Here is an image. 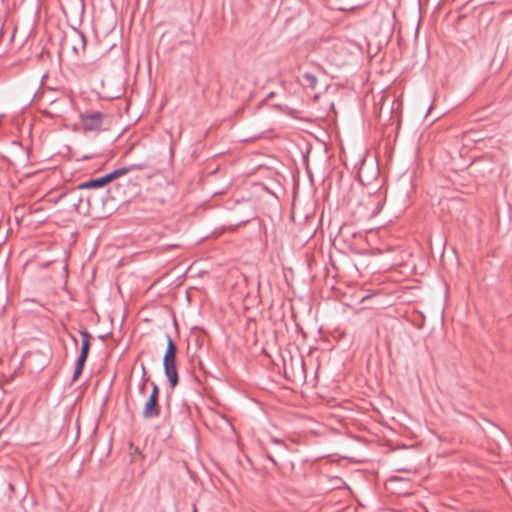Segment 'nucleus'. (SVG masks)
Masks as SVG:
<instances>
[{"instance_id": "nucleus-1", "label": "nucleus", "mask_w": 512, "mask_h": 512, "mask_svg": "<svg viewBox=\"0 0 512 512\" xmlns=\"http://www.w3.org/2000/svg\"><path fill=\"white\" fill-rule=\"evenodd\" d=\"M167 348L163 357V368L170 387L174 389L179 383L178 370L176 366L178 348L170 334H166Z\"/></svg>"}, {"instance_id": "nucleus-2", "label": "nucleus", "mask_w": 512, "mask_h": 512, "mask_svg": "<svg viewBox=\"0 0 512 512\" xmlns=\"http://www.w3.org/2000/svg\"><path fill=\"white\" fill-rule=\"evenodd\" d=\"M80 118L84 130L98 131L101 129L104 120L107 118V115L102 112L94 111L83 113L81 114Z\"/></svg>"}, {"instance_id": "nucleus-3", "label": "nucleus", "mask_w": 512, "mask_h": 512, "mask_svg": "<svg viewBox=\"0 0 512 512\" xmlns=\"http://www.w3.org/2000/svg\"><path fill=\"white\" fill-rule=\"evenodd\" d=\"M289 369L291 370L292 377L294 379H305L306 371H305V362L302 356H299L297 359H290V363H284V371L287 374Z\"/></svg>"}, {"instance_id": "nucleus-4", "label": "nucleus", "mask_w": 512, "mask_h": 512, "mask_svg": "<svg viewBox=\"0 0 512 512\" xmlns=\"http://www.w3.org/2000/svg\"><path fill=\"white\" fill-rule=\"evenodd\" d=\"M160 413L161 406L159 403V397L149 395L143 407L142 417L145 420H149L159 417Z\"/></svg>"}, {"instance_id": "nucleus-5", "label": "nucleus", "mask_w": 512, "mask_h": 512, "mask_svg": "<svg viewBox=\"0 0 512 512\" xmlns=\"http://www.w3.org/2000/svg\"><path fill=\"white\" fill-rule=\"evenodd\" d=\"M71 41L73 42L72 50L76 54H80V52L85 51L86 37L82 32L75 30L73 35L71 36Z\"/></svg>"}, {"instance_id": "nucleus-6", "label": "nucleus", "mask_w": 512, "mask_h": 512, "mask_svg": "<svg viewBox=\"0 0 512 512\" xmlns=\"http://www.w3.org/2000/svg\"><path fill=\"white\" fill-rule=\"evenodd\" d=\"M80 335H81V338H82V344H81V349H80V354L79 355L88 358L89 351H90V346H91L90 341L92 339V335L86 329L85 330H81L80 331Z\"/></svg>"}, {"instance_id": "nucleus-7", "label": "nucleus", "mask_w": 512, "mask_h": 512, "mask_svg": "<svg viewBox=\"0 0 512 512\" xmlns=\"http://www.w3.org/2000/svg\"><path fill=\"white\" fill-rule=\"evenodd\" d=\"M81 190L82 189L79 188V185H77L75 188L71 189L69 192L63 194L62 197H69L73 206L76 208H79L84 199V197L80 194Z\"/></svg>"}, {"instance_id": "nucleus-8", "label": "nucleus", "mask_w": 512, "mask_h": 512, "mask_svg": "<svg viewBox=\"0 0 512 512\" xmlns=\"http://www.w3.org/2000/svg\"><path fill=\"white\" fill-rule=\"evenodd\" d=\"M124 175H125V169L118 168L102 177H99L98 179L100 180L101 185L104 187L107 184H109L110 182H112Z\"/></svg>"}, {"instance_id": "nucleus-9", "label": "nucleus", "mask_w": 512, "mask_h": 512, "mask_svg": "<svg viewBox=\"0 0 512 512\" xmlns=\"http://www.w3.org/2000/svg\"><path fill=\"white\" fill-rule=\"evenodd\" d=\"M124 175H125V169L118 168L102 177H99L98 179L100 180L101 185L104 187L107 184H109L110 182H112Z\"/></svg>"}, {"instance_id": "nucleus-10", "label": "nucleus", "mask_w": 512, "mask_h": 512, "mask_svg": "<svg viewBox=\"0 0 512 512\" xmlns=\"http://www.w3.org/2000/svg\"><path fill=\"white\" fill-rule=\"evenodd\" d=\"M86 361H87V357L80 356V355L78 356V358L76 360L75 370H74L73 377H72L73 382L76 381L82 374Z\"/></svg>"}, {"instance_id": "nucleus-11", "label": "nucleus", "mask_w": 512, "mask_h": 512, "mask_svg": "<svg viewBox=\"0 0 512 512\" xmlns=\"http://www.w3.org/2000/svg\"><path fill=\"white\" fill-rule=\"evenodd\" d=\"M303 79H304V84L311 88V89H315V87L317 86V77L314 73L312 72H309V71H306L303 73L302 75Z\"/></svg>"}, {"instance_id": "nucleus-12", "label": "nucleus", "mask_w": 512, "mask_h": 512, "mask_svg": "<svg viewBox=\"0 0 512 512\" xmlns=\"http://www.w3.org/2000/svg\"><path fill=\"white\" fill-rule=\"evenodd\" d=\"M101 182L98 178H93L79 184V188L83 190L98 189L102 188Z\"/></svg>"}, {"instance_id": "nucleus-13", "label": "nucleus", "mask_w": 512, "mask_h": 512, "mask_svg": "<svg viewBox=\"0 0 512 512\" xmlns=\"http://www.w3.org/2000/svg\"><path fill=\"white\" fill-rule=\"evenodd\" d=\"M149 168V164L146 161L130 164L128 166L121 167L120 169H125V175L132 171H141Z\"/></svg>"}, {"instance_id": "nucleus-14", "label": "nucleus", "mask_w": 512, "mask_h": 512, "mask_svg": "<svg viewBox=\"0 0 512 512\" xmlns=\"http://www.w3.org/2000/svg\"><path fill=\"white\" fill-rule=\"evenodd\" d=\"M151 386H152V391H151L150 395L159 397L160 396L159 386L154 381H151Z\"/></svg>"}, {"instance_id": "nucleus-15", "label": "nucleus", "mask_w": 512, "mask_h": 512, "mask_svg": "<svg viewBox=\"0 0 512 512\" xmlns=\"http://www.w3.org/2000/svg\"><path fill=\"white\" fill-rule=\"evenodd\" d=\"M147 383L140 382L138 385L139 392L144 395L146 393Z\"/></svg>"}, {"instance_id": "nucleus-16", "label": "nucleus", "mask_w": 512, "mask_h": 512, "mask_svg": "<svg viewBox=\"0 0 512 512\" xmlns=\"http://www.w3.org/2000/svg\"><path fill=\"white\" fill-rule=\"evenodd\" d=\"M140 382H142V383L150 382L151 383L150 378L147 376V371H144V374H142Z\"/></svg>"}, {"instance_id": "nucleus-17", "label": "nucleus", "mask_w": 512, "mask_h": 512, "mask_svg": "<svg viewBox=\"0 0 512 512\" xmlns=\"http://www.w3.org/2000/svg\"><path fill=\"white\" fill-rule=\"evenodd\" d=\"M381 208H382V205H380V203H379L376 210L373 212V215L377 214Z\"/></svg>"}, {"instance_id": "nucleus-18", "label": "nucleus", "mask_w": 512, "mask_h": 512, "mask_svg": "<svg viewBox=\"0 0 512 512\" xmlns=\"http://www.w3.org/2000/svg\"><path fill=\"white\" fill-rule=\"evenodd\" d=\"M267 457H268V459H269L273 464H275V465H276V461H275V459H274L271 455H267Z\"/></svg>"}, {"instance_id": "nucleus-19", "label": "nucleus", "mask_w": 512, "mask_h": 512, "mask_svg": "<svg viewBox=\"0 0 512 512\" xmlns=\"http://www.w3.org/2000/svg\"><path fill=\"white\" fill-rule=\"evenodd\" d=\"M3 35V23L0 21V37Z\"/></svg>"}, {"instance_id": "nucleus-20", "label": "nucleus", "mask_w": 512, "mask_h": 512, "mask_svg": "<svg viewBox=\"0 0 512 512\" xmlns=\"http://www.w3.org/2000/svg\"><path fill=\"white\" fill-rule=\"evenodd\" d=\"M144 371H146V366L144 364L141 365V372L144 374Z\"/></svg>"}, {"instance_id": "nucleus-21", "label": "nucleus", "mask_w": 512, "mask_h": 512, "mask_svg": "<svg viewBox=\"0 0 512 512\" xmlns=\"http://www.w3.org/2000/svg\"><path fill=\"white\" fill-rule=\"evenodd\" d=\"M90 200H91V196H90V195H87V196H86V201L88 202V204H90Z\"/></svg>"}, {"instance_id": "nucleus-22", "label": "nucleus", "mask_w": 512, "mask_h": 512, "mask_svg": "<svg viewBox=\"0 0 512 512\" xmlns=\"http://www.w3.org/2000/svg\"><path fill=\"white\" fill-rule=\"evenodd\" d=\"M192 512H197V507H196L195 503L193 504V511Z\"/></svg>"}, {"instance_id": "nucleus-23", "label": "nucleus", "mask_w": 512, "mask_h": 512, "mask_svg": "<svg viewBox=\"0 0 512 512\" xmlns=\"http://www.w3.org/2000/svg\"><path fill=\"white\" fill-rule=\"evenodd\" d=\"M71 337H72V339H73L74 343H75V344H77V339H76V337H75V336H71Z\"/></svg>"}]
</instances>
